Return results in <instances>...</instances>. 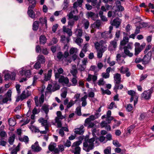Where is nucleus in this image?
Segmentation results:
<instances>
[{
	"label": "nucleus",
	"instance_id": "obj_1",
	"mask_svg": "<svg viewBox=\"0 0 154 154\" xmlns=\"http://www.w3.org/2000/svg\"><path fill=\"white\" fill-rule=\"evenodd\" d=\"M94 44L95 48L97 50V57L99 58H101L103 53L107 49V46L106 45V42L102 40L99 43L96 42Z\"/></svg>",
	"mask_w": 154,
	"mask_h": 154
},
{
	"label": "nucleus",
	"instance_id": "obj_2",
	"mask_svg": "<svg viewBox=\"0 0 154 154\" xmlns=\"http://www.w3.org/2000/svg\"><path fill=\"white\" fill-rule=\"evenodd\" d=\"M98 140V139L97 138L96 136H94L88 140L86 141L83 143V149L86 152H88L90 150L93 149L94 144H94L96 145V146L98 145V143H97Z\"/></svg>",
	"mask_w": 154,
	"mask_h": 154
},
{
	"label": "nucleus",
	"instance_id": "obj_3",
	"mask_svg": "<svg viewBox=\"0 0 154 154\" xmlns=\"http://www.w3.org/2000/svg\"><path fill=\"white\" fill-rule=\"evenodd\" d=\"M84 137L80 136L79 137V140L74 142L71 146L72 150L74 154H80L81 149L79 145L82 143Z\"/></svg>",
	"mask_w": 154,
	"mask_h": 154
},
{
	"label": "nucleus",
	"instance_id": "obj_4",
	"mask_svg": "<svg viewBox=\"0 0 154 154\" xmlns=\"http://www.w3.org/2000/svg\"><path fill=\"white\" fill-rule=\"evenodd\" d=\"M45 86L44 85H43L41 88L39 89V91H40L41 93V95L39 99V101H38V97L37 96H35L34 97V100L35 104L37 106H39V104H42L44 102L45 97L44 94V92L45 91Z\"/></svg>",
	"mask_w": 154,
	"mask_h": 154
},
{
	"label": "nucleus",
	"instance_id": "obj_5",
	"mask_svg": "<svg viewBox=\"0 0 154 154\" xmlns=\"http://www.w3.org/2000/svg\"><path fill=\"white\" fill-rule=\"evenodd\" d=\"M19 72L21 76H24L27 77H30L31 75L30 67L29 66L22 67L19 70Z\"/></svg>",
	"mask_w": 154,
	"mask_h": 154
},
{
	"label": "nucleus",
	"instance_id": "obj_6",
	"mask_svg": "<svg viewBox=\"0 0 154 154\" xmlns=\"http://www.w3.org/2000/svg\"><path fill=\"white\" fill-rule=\"evenodd\" d=\"M29 3L32 4L30 5L28 8L27 11V14L29 17L32 18H34L35 17V15L34 12L32 9H33L36 4V2L35 0H28Z\"/></svg>",
	"mask_w": 154,
	"mask_h": 154
},
{
	"label": "nucleus",
	"instance_id": "obj_7",
	"mask_svg": "<svg viewBox=\"0 0 154 154\" xmlns=\"http://www.w3.org/2000/svg\"><path fill=\"white\" fill-rule=\"evenodd\" d=\"M52 87V85H51L49 84L46 88L45 93V100H47L49 98L52 91L54 92L55 91L59 90L60 88V86L59 85H57L55 87V89H54V88H53L51 89Z\"/></svg>",
	"mask_w": 154,
	"mask_h": 154
},
{
	"label": "nucleus",
	"instance_id": "obj_8",
	"mask_svg": "<svg viewBox=\"0 0 154 154\" xmlns=\"http://www.w3.org/2000/svg\"><path fill=\"white\" fill-rule=\"evenodd\" d=\"M5 74L4 75L5 79V80H14L15 79V76L16 75V72H10L8 71H5Z\"/></svg>",
	"mask_w": 154,
	"mask_h": 154
},
{
	"label": "nucleus",
	"instance_id": "obj_9",
	"mask_svg": "<svg viewBox=\"0 0 154 154\" xmlns=\"http://www.w3.org/2000/svg\"><path fill=\"white\" fill-rule=\"evenodd\" d=\"M109 31H106L101 33L100 32H98V34H101V38L105 39L110 38L111 39L112 37V35L111 34V32L113 29V27L112 26H110L109 27Z\"/></svg>",
	"mask_w": 154,
	"mask_h": 154
},
{
	"label": "nucleus",
	"instance_id": "obj_10",
	"mask_svg": "<svg viewBox=\"0 0 154 154\" xmlns=\"http://www.w3.org/2000/svg\"><path fill=\"white\" fill-rule=\"evenodd\" d=\"M128 94L131 96L130 99V102H132L134 99V105L135 106L137 102L138 97V95L134 91L132 90L128 91Z\"/></svg>",
	"mask_w": 154,
	"mask_h": 154
},
{
	"label": "nucleus",
	"instance_id": "obj_11",
	"mask_svg": "<svg viewBox=\"0 0 154 154\" xmlns=\"http://www.w3.org/2000/svg\"><path fill=\"white\" fill-rule=\"evenodd\" d=\"M95 120L94 117L93 116H90L85 120L84 125L88 127V128H91L93 127L95 124L92 121Z\"/></svg>",
	"mask_w": 154,
	"mask_h": 154
},
{
	"label": "nucleus",
	"instance_id": "obj_12",
	"mask_svg": "<svg viewBox=\"0 0 154 154\" xmlns=\"http://www.w3.org/2000/svg\"><path fill=\"white\" fill-rule=\"evenodd\" d=\"M11 91L9 90L7 92L5 97L3 98L2 95H0V104H3L4 103H7L9 100H11Z\"/></svg>",
	"mask_w": 154,
	"mask_h": 154
},
{
	"label": "nucleus",
	"instance_id": "obj_13",
	"mask_svg": "<svg viewBox=\"0 0 154 154\" xmlns=\"http://www.w3.org/2000/svg\"><path fill=\"white\" fill-rule=\"evenodd\" d=\"M153 89L152 88L150 89L144 91L142 94V97L146 100H149L150 98L151 94L153 92Z\"/></svg>",
	"mask_w": 154,
	"mask_h": 154
},
{
	"label": "nucleus",
	"instance_id": "obj_14",
	"mask_svg": "<svg viewBox=\"0 0 154 154\" xmlns=\"http://www.w3.org/2000/svg\"><path fill=\"white\" fill-rule=\"evenodd\" d=\"M151 54V52L150 51L144 56L142 59L143 64H147L150 62Z\"/></svg>",
	"mask_w": 154,
	"mask_h": 154
},
{
	"label": "nucleus",
	"instance_id": "obj_15",
	"mask_svg": "<svg viewBox=\"0 0 154 154\" xmlns=\"http://www.w3.org/2000/svg\"><path fill=\"white\" fill-rule=\"evenodd\" d=\"M119 70L121 73L126 74V76L128 77H129L131 75L130 72L129 71V69L127 67L122 66L119 69Z\"/></svg>",
	"mask_w": 154,
	"mask_h": 154
},
{
	"label": "nucleus",
	"instance_id": "obj_16",
	"mask_svg": "<svg viewBox=\"0 0 154 154\" xmlns=\"http://www.w3.org/2000/svg\"><path fill=\"white\" fill-rule=\"evenodd\" d=\"M115 8V11L116 12L117 14V16L121 17L122 16V13L121 11H122L124 10V7L121 5H116L114 6Z\"/></svg>",
	"mask_w": 154,
	"mask_h": 154
},
{
	"label": "nucleus",
	"instance_id": "obj_17",
	"mask_svg": "<svg viewBox=\"0 0 154 154\" xmlns=\"http://www.w3.org/2000/svg\"><path fill=\"white\" fill-rule=\"evenodd\" d=\"M56 143H51L48 146V149L51 151H54L55 152H59L58 149L56 148Z\"/></svg>",
	"mask_w": 154,
	"mask_h": 154
},
{
	"label": "nucleus",
	"instance_id": "obj_18",
	"mask_svg": "<svg viewBox=\"0 0 154 154\" xmlns=\"http://www.w3.org/2000/svg\"><path fill=\"white\" fill-rule=\"evenodd\" d=\"M97 79V76L95 75H92L88 74L87 78L86 79V80L88 82L92 81L94 84L95 82Z\"/></svg>",
	"mask_w": 154,
	"mask_h": 154
},
{
	"label": "nucleus",
	"instance_id": "obj_19",
	"mask_svg": "<svg viewBox=\"0 0 154 154\" xmlns=\"http://www.w3.org/2000/svg\"><path fill=\"white\" fill-rule=\"evenodd\" d=\"M46 117H47L46 119L45 120L43 118H41L38 120V121L41 123L42 126H44V128L45 127L47 128L49 127L48 124L47 120L48 119V116Z\"/></svg>",
	"mask_w": 154,
	"mask_h": 154
},
{
	"label": "nucleus",
	"instance_id": "obj_20",
	"mask_svg": "<svg viewBox=\"0 0 154 154\" xmlns=\"http://www.w3.org/2000/svg\"><path fill=\"white\" fill-rule=\"evenodd\" d=\"M31 93L28 91H24L20 96V99L22 100L28 97L31 95Z\"/></svg>",
	"mask_w": 154,
	"mask_h": 154
},
{
	"label": "nucleus",
	"instance_id": "obj_21",
	"mask_svg": "<svg viewBox=\"0 0 154 154\" xmlns=\"http://www.w3.org/2000/svg\"><path fill=\"white\" fill-rule=\"evenodd\" d=\"M64 131L66 132H68L69 129L67 127H62L59 130H57L56 131L59 133V135L62 137H64L65 134Z\"/></svg>",
	"mask_w": 154,
	"mask_h": 154
},
{
	"label": "nucleus",
	"instance_id": "obj_22",
	"mask_svg": "<svg viewBox=\"0 0 154 154\" xmlns=\"http://www.w3.org/2000/svg\"><path fill=\"white\" fill-rule=\"evenodd\" d=\"M114 79L115 84H120L121 80V75L118 73L115 74L114 75Z\"/></svg>",
	"mask_w": 154,
	"mask_h": 154
},
{
	"label": "nucleus",
	"instance_id": "obj_23",
	"mask_svg": "<svg viewBox=\"0 0 154 154\" xmlns=\"http://www.w3.org/2000/svg\"><path fill=\"white\" fill-rule=\"evenodd\" d=\"M121 20L119 18H116L114 19L112 22L111 23V25L112 26H116V28H118L119 27L121 23Z\"/></svg>",
	"mask_w": 154,
	"mask_h": 154
},
{
	"label": "nucleus",
	"instance_id": "obj_24",
	"mask_svg": "<svg viewBox=\"0 0 154 154\" xmlns=\"http://www.w3.org/2000/svg\"><path fill=\"white\" fill-rule=\"evenodd\" d=\"M32 148L33 150L35 152H39L42 150V148L39 146L38 142L37 141L32 145Z\"/></svg>",
	"mask_w": 154,
	"mask_h": 154
},
{
	"label": "nucleus",
	"instance_id": "obj_25",
	"mask_svg": "<svg viewBox=\"0 0 154 154\" xmlns=\"http://www.w3.org/2000/svg\"><path fill=\"white\" fill-rule=\"evenodd\" d=\"M62 30L63 32L66 33L69 37L72 36V32L71 30V28L69 29L67 28L66 26H64L63 27Z\"/></svg>",
	"mask_w": 154,
	"mask_h": 154
},
{
	"label": "nucleus",
	"instance_id": "obj_26",
	"mask_svg": "<svg viewBox=\"0 0 154 154\" xmlns=\"http://www.w3.org/2000/svg\"><path fill=\"white\" fill-rule=\"evenodd\" d=\"M135 46V55H137L142 50L140 47V43L136 42L134 45Z\"/></svg>",
	"mask_w": 154,
	"mask_h": 154
},
{
	"label": "nucleus",
	"instance_id": "obj_27",
	"mask_svg": "<svg viewBox=\"0 0 154 154\" xmlns=\"http://www.w3.org/2000/svg\"><path fill=\"white\" fill-rule=\"evenodd\" d=\"M58 79V81L60 83H63L66 84H67L69 83V80L68 79L67 77H65L64 76L61 75L60 76Z\"/></svg>",
	"mask_w": 154,
	"mask_h": 154
},
{
	"label": "nucleus",
	"instance_id": "obj_28",
	"mask_svg": "<svg viewBox=\"0 0 154 154\" xmlns=\"http://www.w3.org/2000/svg\"><path fill=\"white\" fill-rule=\"evenodd\" d=\"M83 128V126L81 125L80 128L75 129L74 133L76 134H82L84 132Z\"/></svg>",
	"mask_w": 154,
	"mask_h": 154
},
{
	"label": "nucleus",
	"instance_id": "obj_29",
	"mask_svg": "<svg viewBox=\"0 0 154 154\" xmlns=\"http://www.w3.org/2000/svg\"><path fill=\"white\" fill-rule=\"evenodd\" d=\"M37 60L41 64H43L45 61V58L43 55H39L37 57Z\"/></svg>",
	"mask_w": 154,
	"mask_h": 154
},
{
	"label": "nucleus",
	"instance_id": "obj_30",
	"mask_svg": "<svg viewBox=\"0 0 154 154\" xmlns=\"http://www.w3.org/2000/svg\"><path fill=\"white\" fill-rule=\"evenodd\" d=\"M87 97V95H85L81 98L80 101L82 102V106L85 107L87 105V102L86 99Z\"/></svg>",
	"mask_w": 154,
	"mask_h": 154
},
{
	"label": "nucleus",
	"instance_id": "obj_31",
	"mask_svg": "<svg viewBox=\"0 0 154 154\" xmlns=\"http://www.w3.org/2000/svg\"><path fill=\"white\" fill-rule=\"evenodd\" d=\"M117 42L115 41H111L110 42V46L109 50H114L117 47Z\"/></svg>",
	"mask_w": 154,
	"mask_h": 154
},
{
	"label": "nucleus",
	"instance_id": "obj_32",
	"mask_svg": "<svg viewBox=\"0 0 154 154\" xmlns=\"http://www.w3.org/2000/svg\"><path fill=\"white\" fill-rule=\"evenodd\" d=\"M121 56L120 54H118L116 57V60L119 64L125 63V62L124 60L121 58Z\"/></svg>",
	"mask_w": 154,
	"mask_h": 154
},
{
	"label": "nucleus",
	"instance_id": "obj_33",
	"mask_svg": "<svg viewBox=\"0 0 154 154\" xmlns=\"http://www.w3.org/2000/svg\"><path fill=\"white\" fill-rule=\"evenodd\" d=\"M54 124L57 126L58 128H62V123L61 121L58 119V117H56L55 118V123Z\"/></svg>",
	"mask_w": 154,
	"mask_h": 154
},
{
	"label": "nucleus",
	"instance_id": "obj_34",
	"mask_svg": "<svg viewBox=\"0 0 154 154\" xmlns=\"http://www.w3.org/2000/svg\"><path fill=\"white\" fill-rule=\"evenodd\" d=\"M83 0H77V1L73 4V7L75 8L78 6L81 7L82 5Z\"/></svg>",
	"mask_w": 154,
	"mask_h": 154
},
{
	"label": "nucleus",
	"instance_id": "obj_35",
	"mask_svg": "<svg viewBox=\"0 0 154 154\" xmlns=\"http://www.w3.org/2000/svg\"><path fill=\"white\" fill-rule=\"evenodd\" d=\"M63 69L61 68H59L57 70V72H55V78H59L60 77V76L61 75H60V74H62L63 72Z\"/></svg>",
	"mask_w": 154,
	"mask_h": 154
},
{
	"label": "nucleus",
	"instance_id": "obj_36",
	"mask_svg": "<svg viewBox=\"0 0 154 154\" xmlns=\"http://www.w3.org/2000/svg\"><path fill=\"white\" fill-rule=\"evenodd\" d=\"M92 5L94 6H96V7L98 8H99L101 3L100 0H99V2L97 0H92Z\"/></svg>",
	"mask_w": 154,
	"mask_h": 154
},
{
	"label": "nucleus",
	"instance_id": "obj_37",
	"mask_svg": "<svg viewBox=\"0 0 154 154\" xmlns=\"http://www.w3.org/2000/svg\"><path fill=\"white\" fill-rule=\"evenodd\" d=\"M60 38L61 40L63 43H68L70 40V38L69 36L66 38L65 35H62L61 36Z\"/></svg>",
	"mask_w": 154,
	"mask_h": 154
},
{
	"label": "nucleus",
	"instance_id": "obj_38",
	"mask_svg": "<svg viewBox=\"0 0 154 154\" xmlns=\"http://www.w3.org/2000/svg\"><path fill=\"white\" fill-rule=\"evenodd\" d=\"M129 41V38L127 36H125L123 37V40L120 42L121 46H124L126 45Z\"/></svg>",
	"mask_w": 154,
	"mask_h": 154
},
{
	"label": "nucleus",
	"instance_id": "obj_39",
	"mask_svg": "<svg viewBox=\"0 0 154 154\" xmlns=\"http://www.w3.org/2000/svg\"><path fill=\"white\" fill-rule=\"evenodd\" d=\"M108 16L109 17H118L116 12L115 11H109L108 13Z\"/></svg>",
	"mask_w": 154,
	"mask_h": 154
},
{
	"label": "nucleus",
	"instance_id": "obj_40",
	"mask_svg": "<svg viewBox=\"0 0 154 154\" xmlns=\"http://www.w3.org/2000/svg\"><path fill=\"white\" fill-rule=\"evenodd\" d=\"M87 15L88 18H91L93 20H95V17L96 16L95 13L91 11L88 12Z\"/></svg>",
	"mask_w": 154,
	"mask_h": 154
},
{
	"label": "nucleus",
	"instance_id": "obj_41",
	"mask_svg": "<svg viewBox=\"0 0 154 154\" xmlns=\"http://www.w3.org/2000/svg\"><path fill=\"white\" fill-rule=\"evenodd\" d=\"M4 127V126H2L0 128V137L2 138L7 136L6 132L1 129V128H3Z\"/></svg>",
	"mask_w": 154,
	"mask_h": 154
},
{
	"label": "nucleus",
	"instance_id": "obj_42",
	"mask_svg": "<svg viewBox=\"0 0 154 154\" xmlns=\"http://www.w3.org/2000/svg\"><path fill=\"white\" fill-rule=\"evenodd\" d=\"M49 106L48 105L46 104H44L42 107V109L45 112V113L46 114V116L47 117L48 116L47 114L48 113L49 110Z\"/></svg>",
	"mask_w": 154,
	"mask_h": 154
},
{
	"label": "nucleus",
	"instance_id": "obj_43",
	"mask_svg": "<svg viewBox=\"0 0 154 154\" xmlns=\"http://www.w3.org/2000/svg\"><path fill=\"white\" fill-rule=\"evenodd\" d=\"M62 93L61 94V97L65 98L66 97L67 93V90L66 88L64 87L62 89Z\"/></svg>",
	"mask_w": 154,
	"mask_h": 154
},
{
	"label": "nucleus",
	"instance_id": "obj_44",
	"mask_svg": "<svg viewBox=\"0 0 154 154\" xmlns=\"http://www.w3.org/2000/svg\"><path fill=\"white\" fill-rule=\"evenodd\" d=\"M83 24L85 29H87L89 27V23L88 21L85 19H84L82 22Z\"/></svg>",
	"mask_w": 154,
	"mask_h": 154
},
{
	"label": "nucleus",
	"instance_id": "obj_45",
	"mask_svg": "<svg viewBox=\"0 0 154 154\" xmlns=\"http://www.w3.org/2000/svg\"><path fill=\"white\" fill-rule=\"evenodd\" d=\"M9 124L10 126H14L16 124L15 119L14 118H12L8 120Z\"/></svg>",
	"mask_w": 154,
	"mask_h": 154
},
{
	"label": "nucleus",
	"instance_id": "obj_46",
	"mask_svg": "<svg viewBox=\"0 0 154 154\" xmlns=\"http://www.w3.org/2000/svg\"><path fill=\"white\" fill-rule=\"evenodd\" d=\"M39 23L37 21H35L33 24L32 29L34 31L37 30L38 28Z\"/></svg>",
	"mask_w": 154,
	"mask_h": 154
},
{
	"label": "nucleus",
	"instance_id": "obj_47",
	"mask_svg": "<svg viewBox=\"0 0 154 154\" xmlns=\"http://www.w3.org/2000/svg\"><path fill=\"white\" fill-rule=\"evenodd\" d=\"M45 130L43 131H40L38 129H35V131L40 132V133L41 134H46L49 131L48 128H45Z\"/></svg>",
	"mask_w": 154,
	"mask_h": 154
},
{
	"label": "nucleus",
	"instance_id": "obj_48",
	"mask_svg": "<svg viewBox=\"0 0 154 154\" xmlns=\"http://www.w3.org/2000/svg\"><path fill=\"white\" fill-rule=\"evenodd\" d=\"M124 52L125 54L128 56L131 57L133 55V53L131 52L128 49H126V48H124Z\"/></svg>",
	"mask_w": 154,
	"mask_h": 154
},
{
	"label": "nucleus",
	"instance_id": "obj_49",
	"mask_svg": "<svg viewBox=\"0 0 154 154\" xmlns=\"http://www.w3.org/2000/svg\"><path fill=\"white\" fill-rule=\"evenodd\" d=\"M77 78V77H74L71 80V81L72 83V84L68 85V86L69 87L71 85L73 86H75L77 83V81L76 79Z\"/></svg>",
	"mask_w": 154,
	"mask_h": 154
},
{
	"label": "nucleus",
	"instance_id": "obj_50",
	"mask_svg": "<svg viewBox=\"0 0 154 154\" xmlns=\"http://www.w3.org/2000/svg\"><path fill=\"white\" fill-rule=\"evenodd\" d=\"M20 144H19L15 149L12 150L11 154H17V152L20 150Z\"/></svg>",
	"mask_w": 154,
	"mask_h": 154
},
{
	"label": "nucleus",
	"instance_id": "obj_51",
	"mask_svg": "<svg viewBox=\"0 0 154 154\" xmlns=\"http://www.w3.org/2000/svg\"><path fill=\"white\" fill-rule=\"evenodd\" d=\"M40 42L41 44H45L46 41V37L43 35H42L40 36Z\"/></svg>",
	"mask_w": 154,
	"mask_h": 154
},
{
	"label": "nucleus",
	"instance_id": "obj_52",
	"mask_svg": "<svg viewBox=\"0 0 154 154\" xmlns=\"http://www.w3.org/2000/svg\"><path fill=\"white\" fill-rule=\"evenodd\" d=\"M57 57L59 60H64L63 55L61 52H59L57 54Z\"/></svg>",
	"mask_w": 154,
	"mask_h": 154
},
{
	"label": "nucleus",
	"instance_id": "obj_53",
	"mask_svg": "<svg viewBox=\"0 0 154 154\" xmlns=\"http://www.w3.org/2000/svg\"><path fill=\"white\" fill-rule=\"evenodd\" d=\"M39 22L42 24H45V26H47V20L46 18H41L39 19Z\"/></svg>",
	"mask_w": 154,
	"mask_h": 154
},
{
	"label": "nucleus",
	"instance_id": "obj_54",
	"mask_svg": "<svg viewBox=\"0 0 154 154\" xmlns=\"http://www.w3.org/2000/svg\"><path fill=\"white\" fill-rule=\"evenodd\" d=\"M83 40L80 38H77L75 40V42L79 45L81 46V44L83 42Z\"/></svg>",
	"mask_w": 154,
	"mask_h": 154
},
{
	"label": "nucleus",
	"instance_id": "obj_55",
	"mask_svg": "<svg viewBox=\"0 0 154 154\" xmlns=\"http://www.w3.org/2000/svg\"><path fill=\"white\" fill-rule=\"evenodd\" d=\"M75 34L77 36L81 37L82 34V30L81 29H77L75 32Z\"/></svg>",
	"mask_w": 154,
	"mask_h": 154
},
{
	"label": "nucleus",
	"instance_id": "obj_56",
	"mask_svg": "<svg viewBox=\"0 0 154 154\" xmlns=\"http://www.w3.org/2000/svg\"><path fill=\"white\" fill-rule=\"evenodd\" d=\"M115 152L118 153H120V154H123L125 153V151L123 150H122L119 147L116 148L115 149Z\"/></svg>",
	"mask_w": 154,
	"mask_h": 154
},
{
	"label": "nucleus",
	"instance_id": "obj_57",
	"mask_svg": "<svg viewBox=\"0 0 154 154\" xmlns=\"http://www.w3.org/2000/svg\"><path fill=\"white\" fill-rule=\"evenodd\" d=\"M19 140L21 141H24L25 142H27L29 141V138L27 136H24L23 138L20 137H19Z\"/></svg>",
	"mask_w": 154,
	"mask_h": 154
},
{
	"label": "nucleus",
	"instance_id": "obj_58",
	"mask_svg": "<svg viewBox=\"0 0 154 154\" xmlns=\"http://www.w3.org/2000/svg\"><path fill=\"white\" fill-rule=\"evenodd\" d=\"M97 138L98 139V141L97 142V143H98V144H99L98 143L99 141L101 142L104 143H105L107 141L106 140L105 137L103 136H101L99 138H97Z\"/></svg>",
	"mask_w": 154,
	"mask_h": 154
},
{
	"label": "nucleus",
	"instance_id": "obj_59",
	"mask_svg": "<svg viewBox=\"0 0 154 154\" xmlns=\"http://www.w3.org/2000/svg\"><path fill=\"white\" fill-rule=\"evenodd\" d=\"M111 152V148L110 146L107 147L104 150V153L105 154H110Z\"/></svg>",
	"mask_w": 154,
	"mask_h": 154
},
{
	"label": "nucleus",
	"instance_id": "obj_60",
	"mask_svg": "<svg viewBox=\"0 0 154 154\" xmlns=\"http://www.w3.org/2000/svg\"><path fill=\"white\" fill-rule=\"evenodd\" d=\"M68 26H69L70 28H72L75 24V21L72 19H70L68 22Z\"/></svg>",
	"mask_w": 154,
	"mask_h": 154
},
{
	"label": "nucleus",
	"instance_id": "obj_61",
	"mask_svg": "<svg viewBox=\"0 0 154 154\" xmlns=\"http://www.w3.org/2000/svg\"><path fill=\"white\" fill-rule=\"evenodd\" d=\"M123 85L122 84H115L114 89L115 90L121 89L123 88Z\"/></svg>",
	"mask_w": 154,
	"mask_h": 154
},
{
	"label": "nucleus",
	"instance_id": "obj_62",
	"mask_svg": "<svg viewBox=\"0 0 154 154\" xmlns=\"http://www.w3.org/2000/svg\"><path fill=\"white\" fill-rule=\"evenodd\" d=\"M133 45V43L132 42H129L127 46L124 47V48H126V49L131 50L132 48Z\"/></svg>",
	"mask_w": 154,
	"mask_h": 154
},
{
	"label": "nucleus",
	"instance_id": "obj_63",
	"mask_svg": "<svg viewBox=\"0 0 154 154\" xmlns=\"http://www.w3.org/2000/svg\"><path fill=\"white\" fill-rule=\"evenodd\" d=\"M105 83V82L104 81L103 79L102 78L100 79L97 82L98 85L100 86H103Z\"/></svg>",
	"mask_w": 154,
	"mask_h": 154
},
{
	"label": "nucleus",
	"instance_id": "obj_64",
	"mask_svg": "<svg viewBox=\"0 0 154 154\" xmlns=\"http://www.w3.org/2000/svg\"><path fill=\"white\" fill-rule=\"evenodd\" d=\"M70 73L72 74L74 77H77L76 74L77 73V69H73L70 71Z\"/></svg>",
	"mask_w": 154,
	"mask_h": 154
}]
</instances>
